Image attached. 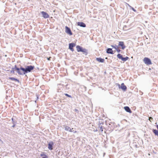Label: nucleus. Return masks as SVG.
<instances>
[{
    "mask_svg": "<svg viewBox=\"0 0 158 158\" xmlns=\"http://www.w3.org/2000/svg\"><path fill=\"white\" fill-rule=\"evenodd\" d=\"M76 48L77 52H81L85 56H86L88 54V50L86 49L83 48L82 47L79 45H77Z\"/></svg>",
    "mask_w": 158,
    "mask_h": 158,
    "instance_id": "f257e3e1",
    "label": "nucleus"
},
{
    "mask_svg": "<svg viewBox=\"0 0 158 158\" xmlns=\"http://www.w3.org/2000/svg\"><path fill=\"white\" fill-rule=\"evenodd\" d=\"M117 57L119 59H121L123 61L125 62L127 60L129 59V57L127 56H126L125 57H123V55L119 53H118L117 55Z\"/></svg>",
    "mask_w": 158,
    "mask_h": 158,
    "instance_id": "f03ea898",
    "label": "nucleus"
},
{
    "mask_svg": "<svg viewBox=\"0 0 158 158\" xmlns=\"http://www.w3.org/2000/svg\"><path fill=\"white\" fill-rule=\"evenodd\" d=\"M25 66L27 73H28L31 72L35 68L34 66L31 65L28 66L27 65Z\"/></svg>",
    "mask_w": 158,
    "mask_h": 158,
    "instance_id": "7ed1b4c3",
    "label": "nucleus"
},
{
    "mask_svg": "<svg viewBox=\"0 0 158 158\" xmlns=\"http://www.w3.org/2000/svg\"><path fill=\"white\" fill-rule=\"evenodd\" d=\"M19 69V72L21 74H19V75H23L27 73L25 67L24 68L22 66H20Z\"/></svg>",
    "mask_w": 158,
    "mask_h": 158,
    "instance_id": "20e7f679",
    "label": "nucleus"
},
{
    "mask_svg": "<svg viewBox=\"0 0 158 158\" xmlns=\"http://www.w3.org/2000/svg\"><path fill=\"white\" fill-rule=\"evenodd\" d=\"M118 86L119 87V88L121 89L122 90H123L124 91H125L127 89V87L125 85L124 83H122L121 84V85H120L119 84H118Z\"/></svg>",
    "mask_w": 158,
    "mask_h": 158,
    "instance_id": "39448f33",
    "label": "nucleus"
},
{
    "mask_svg": "<svg viewBox=\"0 0 158 158\" xmlns=\"http://www.w3.org/2000/svg\"><path fill=\"white\" fill-rule=\"evenodd\" d=\"M143 60L144 62L146 64L149 65L152 64L151 60L148 57H145Z\"/></svg>",
    "mask_w": 158,
    "mask_h": 158,
    "instance_id": "423d86ee",
    "label": "nucleus"
},
{
    "mask_svg": "<svg viewBox=\"0 0 158 158\" xmlns=\"http://www.w3.org/2000/svg\"><path fill=\"white\" fill-rule=\"evenodd\" d=\"M73 128H71L67 126H65L64 129L65 131H68L70 132H73L74 133H75L77 132L76 131L73 130Z\"/></svg>",
    "mask_w": 158,
    "mask_h": 158,
    "instance_id": "0eeeda50",
    "label": "nucleus"
},
{
    "mask_svg": "<svg viewBox=\"0 0 158 158\" xmlns=\"http://www.w3.org/2000/svg\"><path fill=\"white\" fill-rule=\"evenodd\" d=\"M65 31L67 34L70 35H73V33L69 27L66 26H65Z\"/></svg>",
    "mask_w": 158,
    "mask_h": 158,
    "instance_id": "6e6552de",
    "label": "nucleus"
},
{
    "mask_svg": "<svg viewBox=\"0 0 158 158\" xmlns=\"http://www.w3.org/2000/svg\"><path fill=\"white\" fill-rule=\"evenodd\" d=\"M76 46V44L74 43H72L69 44V49L72 51L73 52L74 49L73 48Z\"/></svg>",
    "mask_w": 158,
    "mask_h": 158,
    "instance_id": "1a4fd4ad",
    "label": "nucleus"
},
{
    "mask_svg": "<svg viewBox=\"0 0 158 158\" xmlns=\"http://www.w3.org/2000/svg\"><path fill=\"white\" fill-rule=\"evenodd\" d=\"M119 46L121 47V48L122 50H124L126 48V46H125L124 43L123 41H119L118 43V47Z\"/></svg>",
    "mask_w": 158,
    "mask_h": 158,
    "instance_id": "9d476101",
    "label": "nucleus"
},
{
    "mask_svg": "<svg viewBox=\"0 0 158 158\" xmlns=\"http://www.w3.org/2000/svg\"><path fill=\"white\" fill-rule=\"evenodd\" d=\"M54 144V143L52 141L50 142L48 144V148L50 150H52Z\"/></svg>",
    "mask_w": 158,
    "mask_h": 158,
    "instance_id": "9b49d317",
    "label": "nucleus"
},
{
    "mask_svg": "<svg viewBox=\"0 0 158 158\" xmlns=\"http://www.w3.org/2000/svg\"><path fill=\"white\" fill-rule=\"evenodd\" d=\"M41 14L42 15V16L45 19L48 18L49 17V15L46 12L42 11L41 12Z\"/></svg>",
    "mask_w": 158,
    "mask_h": 158,
    "instance_id": "f8f14e48",
    "label": "nucleus"
},
{
    "mask_svg": "<svg viewBox=\"0 0 158 158\" xmlns=\"http://www.w3.org/2000/svg\"><path fill=\"white\" fill-rule=\"evenodd\" d=\"M77 26H79L81 27H85L86 26L85 24L84 23L82 22H78L77 23Z\"/></svg>",
    "mask_w": 158,
    "mask_h": 158,
    "instance_id": "ddd939ff",
    "label": "nucleus"
},
{
    "mask_svg": "<svg viewBox=\"0 0 158 158\" xmlns=\"http://www.w3.org/2000/svg\"><path fill=\"white\" fill-rule=\"evenodd\" d=\"M106 52L108 54H113L114 52L112 50V49L111 48H108L106 50Z\"/></svg>",
    "mask_w": 158,
    "mask_h": 158,
    "instance_id": "4468645a",
    "label": "nucleus"
},
{
    "mask_svg": "<svg viewBox=\"0 0 158 158\" xmlns=\"http://www.w3.org/2000/svg\"><path fill=\"white\" fill-rule=\"evenodd\" d=\"M156 126L157 129V130L156 129H153L152 131L155 135L158 136V125H156Z\"/></svg>",
    "mask_w": 158,
    "mask_h": 158,
    "instance_id": "2eb2a0df",
    "label": "nucleus"
},
{
    "mask_svg": "<svg viewBox=\"0 0 158 158\" xmlns=\"http://www.w3.org/2000/svg\"><path fill=\"white\" fill-rule=\"evenodd\" d=\"M124 108L126 112L130 113H132V112L129 107L128 106H125L124 107Z\"/></svg>",
    "mask_w": 158,
    "mask_h": 158,
    "instance_id": "dca6fc26",
    "label": "nucleus"
},
{
    "mask_svg": "<svg viewBox=\"0 0 158 158\" xmlns=\"http://www.w3.org/2000/svg\"><path fill=\"white\" fill-rule=\"evenodd\" d=\"M96 60L99 62L103 63L105 61V60L104 59L102 58L101 57H97L96 58Z\"/></svg>",
    "mask_w": 158,
    "mask_h": 158,
    "instance_id": "f3484780",
    "label": "nucleus"
},
{
    "mask_svg": "<svg viewBox=\"0 0 158 158\" xmlns=\"http://www.w3.org/2000/svg\"><path fill=\"white\" fill-rule=\"evenodd\" d=\"M14 69H15V71H16V72L18 74H21V73L19 72V68H18L17 67V66L16 65H15L14 67L13 68Z\"/></svg>",
    "mask_w": 158,
    "mask_h": 158,
    "instance_id": "a211bd4d",
    "label": "nucleus"
},
{
    "mask_svg": "<svg viewBox=\"0 0 158 158\" xmlns=\"http://www.w3.org/2000/svg\"><path fill=\"white\" fill-rule=\"evenodd\" d=\"M12 123L13 124V125L11 126V127L14 128L16 125V120L13 118H11Z\"/></svg>",
    "mask_w": 158,
    "mask_h": 158,
    "instance_id": "6ab92c4d",
    "label": "nucleus"
},
{
    "mask_svg": "<svg viewBox=\"0 0 158 158\" xmlns=\"http://www.w3.org/2000/svg\"><path fill=\"white\" fill-rule=\"evenodd\" d=\"M114 123H111L109 124L108 127H110L111 129H113L114 127Z\"/></svg>",
    "mask_w": 158,
    "mask_h": 158,
    "instance_id": "aec40b11",
    "label": "nucleus"
},
{
    "mask_svg": "<svg viewBox=\"0 0 158 158\" xmlns=\"http://www.w3.org/2000/svg\"><path fill=\"white\" fill-rule=\"evenodd\" d=\"M8 79L12 81H15L18 82L19 83V80L18 79L15 78L13 77H9Z\"/></svg>",
    "mask_w": 158,
    "mask_h": 158,
    "instance_id": "412c9836",
    "label": "nucleus"
},
{
    "mask_svg": "<svg viewBox=\"0 0 158 158\" xmlns=\"http://www.w3.org/2000/svg\"><path fill=\"white\" fill-rule=\"evenodd\" d=\"M40 156L42 158H48V156L44 152H42L40 154Z\"/></svg>",
    "mask_w": 158,
    "mask_h": 158,
    "instance_id": "4be33fe9",
    "label": "nucleus"
},
{
    "mask_svg": "<svg viewBox=\"0 0 158 158\" xmlns=\"http://www.w3.org/2000/svg\"><path fill=\"white\" fill-rule=\"evenodd\" d=\"M102 124V123H99V126H98V129H100V130L101 131V132H102L103 131V128H102V126H101V124Z\"/></svg>",
    "mask_w": 158,
    "mask_h": 158,
    "instance_id": "5701e85b",
    "label": "nucleus"
},
{
    "mask_svg": "<svg viewBox=\"0 0 158 158\" xmlns=\"http://www.w3.org/2000/svg\"><path fill=\"white\" fill-rule=\"evenodd\" d=\"M69 84H66V85L64 86V87L65 88L66 90H68L69 89Z\"/></svg>",
    "mask_w": 158,
    "mask_h": 158,
    "instance_id": "b1692460",
    "label": "nucleus"
},
{
    "mask_svg": "<svg viewBox=\"0 0 158 158\" xmlns=\"http://www.w3.org/2000/svg\"><path fill=\"white\" fill-rule=\"evenodd\" d=\"M64 94L65 96H66V97H68L69 98H72V96L70 95H69L68 94H66V93H64Z\"/></svg>",
    "mask_w": 158,
    "mask_h": 158,
    "instance_id": "393cba45",
    "label": "nucleus"
},
{
    "mask_svg": "<svg viewBox=\"0 0 158 158\" xmlns=\"http://www.w3.org/2000/svg\"><path fill=\"white\" fill-rule=\"evenodd\" d=\"M111 46L113 48H114L115 49H116L117 48V47H118V46L116 45H111Z\"/></svg>",
    "mask_w": 158,
    "mask_h": 158,
    "instance_id": "a878e982",
    "label": "nucleus"
},
{
    "mask_svg": "<svg viewBox=\"0 0 158 158\" xmlns=\"http://www.w3.org/2000/svg\"><path fill=\"white\" fill-rule=\"evenodd\" d=\"M130 8L132 9L134 12H137L136 10H135L133 7H132L130 6Z\"/></svg>",
    "mask_w": 158,
    "mask_h": 158,
    "instance_id": "bb28decb",
    "label": "nucleus"
},
{
    "mask_svg": "<svg viewBox=\"0 0 158 158\" xmlns=\"http://www.w3.org/2000/svg\"><path fill=\"white\" fill-rule=\"evenodd\" d=\"M15 69H14L13 68H12V69L10 71V72L11 73H13V74L15 73Z\"/></svg>",
    "mask_w": 158,
    "mask_h": 158,
    "instance_id": "cd10ccee",
    "label": "nucleus"
},
{
    "mask_svg": "<svg viewBox=\"0 0 158 158\" xmlns=\"http://www.w3.org/2000/svg\"><path fill=\"white\" fill-rule=\"evenodd\" d=\"M118 52H121L120 50L118 48V47H117L116 49H115Z\"/></svg>",
    "mask_w": 158,
    "mask_h": 158,
    "instance_id": "c85d7f7f",
    "label": "nucleus"
},
{
    "mask_svg": "<svg viewBox=\"0 0 158 158\" xmlns=\"http://www.w3.org/2000/svg\"><path fill=\"white\" fill-rule=\"evenodd\" d=\"M74 111L76 112H77V113H79V110H78L76 109H75L74 110Z\"/></svg>",
    "mask_w": 158,
    "mask_h": 158,
    "instance_id": "c756f323",
    "label": "nucleus"
},
{
    "mask_svg": "<svg viewBox=\"0 0 158 158\" xmlns=\"http://www.w3.org/2000/svg\"><path fill=\"white\" fill-rule=\"evenodd\" d=\"M36 100H38L39 99V96L37 94H36Z\"/></svg>",
    "mask_w": 158,
    "mask_h": 158,
    "instance_id": "7c9ffc66",
    "label": "nucleus"
},
{
    "mask_svg": "<svg viewBox=\"0 0 158 158\" xmlns=\"http://www.w3.org/2000/svg\"><path fill=\"white\" fill-rule=\"evenodd\" d=\"M98 131V130L96 129L95 130H94V131Z\"/></svg>",
    "mask_w": 158,
    "mask_h": 158,
    "instance_id": "2f4dec72",
    "label": "nucleus"
},
{
    "mask_svg": "<svg viewBox=\"0 0 158 158\" xmlns=\"http://www.w3.org/2000/svg\"><path fill=\"white\" fill-rule=\"evenodd\" d=\"M150 119H153L152 118V117H150Z\"/></svg>",
    "mask_w": 158,
    "mask_h": 158,
    "instance_id": "473e14b6",
    "label": "nucleus"
},
{
    "mask_svg": "<svg viewBox=\"0 0 158 158\" xmlns=\"http://www.w3.org/2000/svg\"><path fill=\"white\" fill-rule=\"evenodd\" d=\"M48 60H49V58H48Z\"/></svg>",
    "mask_w": 158,
    "mask_h": 158,
    "instance_id": "72a5a7b5",
    "label": "nucleus"
},
{
    "mask_svg": "<svg viewBox=\"0 0 158 158\" xmlns=\"http://www.w3.org/2000/svg\"><path fill=\"white\" fill-rule=\"evenodd\" d=\"M141 93H142V94H143V93H142V92H141Z\"/></svg>",
    "mask_w": 158,
    "mask_h": 158,
    "instance_id": "f704fd0d",
    "label": "nucleus"
}]
</instances>
